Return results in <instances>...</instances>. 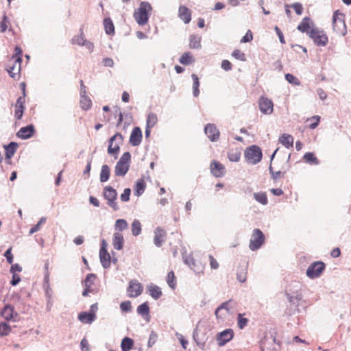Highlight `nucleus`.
<instances>
[{"label":"nucleus","mask_w":351,"mask_h":351,"mask_svg":"<svg viewBox=\"0 0 351 351\" xmlns=\"http://www.w3.org/2000/svg\"><path fill=\"white\" fill-rule=\"evenodd\" d=\"M152 10V5L149 2L142 1L140 3L138 8L134 11L133 14L135 21L139 25H144L148 22Z\"/></svg>","instance_id":"f257e3e1"},{"label":"nucleus","mask_w":351,"mask_h":351,"mask_svg":"<svg viewBox=\"0 0 351 351\" xmlns=\"http://www.w3.org/2000/svg\"><path fill=\"white\" fill-rule=\"evenodd\" d=\"M244 156L247 162L256 165L261 161L263 154L258 146L252 145L245 149Z\"/></svg>","instance_id":"f03ea898"},{"label":"nucleus","mask_w":351,"mask_h":351,"mask_svg":"<svg viewBox=\"0 0 351 351\" xmlns=\"http://www.w3.org/2000/svg\"><path fill=\"white\" fill-rule=\"evenodd\" d=\"M103 195L107 200V204L110 208H112L114 211L119 210V207L117 202V192L114 188L110 186L104 187Z\"/></svg>","instance_id":"7ed1b4c3"},{"label":"nucleus","mask_w":351,"mask_h":351,"mask_svg":"<svg viewBox=\"0 0 351 351\" xmlns=\"http://www.w3.org/2000/svg\"><path fill=\"white\" fill-rule=\"evenodd\" d=\"M309 33L308 36L317 46L325 47L327 45L328 36L323 30L317 27H313Z\"/></svg>","instance_id":"20e7f679"},{"label":"nucleus","mask_w":351,"mask_h":351,"mask_svg":"<svg viewBox=\"0 0 351 351\" xmlns=\"http://www.w3.org/2000/svg\"><path fill=\"white\" fill-rule=\"evenodd\" d=\"M333 29L338 34L344 36L346 34V25L344 21V15L336 10L332 16Z\"/></svg>","instance_id":"39448f33"},{"label":"nucleus","mask_w":351,"mask_h":351,"mask_svg":"<svg viewBox=\"0 0 351 351\" xmlns=\"http://www.w3.org/2000/svg\"><path fill=\"white\" fill-rule=\"evenodd\" d=\"M265 242V235L263 232L258 228L253 230L250 241L249 247L252 251L258 250Z\"/></svg>","instance_id":"423d86ee"},{"label":"nucleus","mask_w":351,"mask_h":351,"mask_svg":"<svg viewBox=\"0 0 351 351\" xmlns=\"http://www.w3.org/2000/svg\"><path fill=\"white\" fill-rule=\"evenodd\" d=\"M325 269V264L322 261L314 262L306 269V276L314 279L318 278Z\"/></svg>","instance_id":"0eeeda50"},{"label":"nucleus","mask_w":351,"mask_h":351,"mask_svg":"<svg viewBox=\"0 0 351 351\" xmlns=\"http://www.w3.org/2000/svg\"><path fill=\"white\" fill-rule=\"evenodd\" d=\"M99 259L104 268H108L110 266V256L107 251V243L103 239L99 250Z\"/></svg>","instance_id":"6e6552de"},{"label":"nucleus","mask_w":351,"mask_h":351,"mask_svg":"<svg viewBox=\"0 0 351 351\" xmlns=\"http://www.w3.org/2000/svg\"><path fill=\"white\" fill-rule=\"evenodd\" d=\"M258 107L263 114H270L273 112L274 104L268 97L261 96L258 100Z\"/></svg>","instance_id":"1a4fd4ad"},{"label":"nucleus","mask_w":351,"mask_h":351,"mask_svg":"<svg viewBox=\"0 0 351 351\" xmlns=\"http://www.w3.org/2000/svg\"><path fill=\"white\" fill-rule=\"evenodd\" d=\"M232 300H229L226 302H224L221 303L216 309L215 311V315L216 318L218 320H220L221 322H223L226 315L223 313H221L222 310H224L227 312L228 314L230 313V311L232 308V306L231 304L232 303Z\"/></svg>","instance_id":"9d476101"},{"label":"nucleus","mask_w":351,"mask_h":351,"mask_svg":"<svg viewBox=\"0 0 351 351\" xmlns=\"http://www.w3.org/2000/svg\"><path fill=\"white\" fill-rule=\"evenodd\" d=\"M204 133L212 142L219 140L220 132L217 126L213 123H208L204 127Z\"/></svg>","instance_id":"9b49d317"},{"label":"nucleus","mask_w":351,"mask_h":351,"mask_svg":"<svg viewBox=\"0 0 351 351\" xmlns=\"http://www.w3.org/2000/svg\"><path fill=\"white\" fill-rule=\"evenodd\" d=\"M234 337V332L232 329H226L219 332L217 337V344L219 346H225Z\"/></svg>","instance_id":"f8f14e48"},{"label":"nucleus","mask_w":351,"mask_h":351,"mask_svg":"<svg viewBox=\"0 0 351 351\" xmlns=\"http://www.w3.org/2000/svg\"><path fill=\"white\" fill-rule=\"evenodd\" d=\"M34 133V126L32 124H29L25 127H22L16 133V136L21 139L26 140L32 137Z\"/></svg>","instance_id":"ddd939ff"},{"label":"nucleus","mask_w":351,"mask_h":351,"mask_svg":"<svg viewBox=\"0 0 351 351\" xmlns=\"http://www.w3.org/2000/svg\"><path fill=\"white\" fill-rule=\"evenodd\" d=\"M210 167L211 173L216 178L223 177L226 173L225 167L218 161H213Z\"/></svg>","instance_id":"4468645a"},{"label":"nucleus","mask_w":351,"mask_h":351,"mask_svg":"<svg viewBox=\"0 0 351 351\" xmlns=\"http://www.w3.org/2000/svg\"><path fill=\"white\" fill-rule=\"evenodd\" d=\"M313 27H315L314 23L309 17H304L297 27V29L302 33H306L309 35V32Z\"/></svg>","instance_id":"2eb2a0df"},{"label":"nucleus","mask_w":351,"mask_h":351,"mask_svg":"<svg viewBox=\"0 0 351 351\" xmlns=\"http://www.w3.org/2000/svg\"><path fill=\"white\" fill-rule=\"evenodd\" d=\"M166 235L167 233L163 228L160 227H157L154 230V245L158 247H161L163 243L165 242Z\"/></svg>","instance_id":"dca6fc26"},{"label":"nucleus","mask_w":351,"mask_h":351,"mask_svg":"<svg viewBox=\"0 0 351 351\" xmlns=\"http://www.w3.org/2000/svg\"><path fill=\"white\" fill-rule=\"evenodd\" d=\"M1 315L5 319L8 321L13 320L14 322H16V318L18 317V313L14 312V306L8 304L5 305L1 311Z\"/></svg>","instance_id":"f3484780"},{"label":"nucleus","mask_w":351,"mask_h":351,"mask_svg":"<svg viewBox=\"0 0 351 351\" xmlns=\"http://www.w3.org/2000/svg\"><path fill=\"white\" fill-rule=\"evenodd\" d=\"M142 141V132L139 127H135L133 128L130 137V143L132 146H138Z\"/></svg>","instance_id":"a211bd4d"},{"label":"nucleus","mask_w":351,"mask_h":351,"mask_svg":"<svg viewBox=\"0 0 351 351\" xmlns=\"http://www.w3.org/2000/svg\"><path fill=\"white\" fill-rule=\"evenodd\" d=\"M143 287L138 282H134L131 281L128 287V295L130 298H136L141 294Z\"/></svg>","instance_id":"6ab92c4d"},{"label":"nucleus","mask_w":351,"mask_h":351,"mask_svg":"<svg viewBox=\"0 0 351 351\" xmlns=\"http://www.w3.org/2000/svg\"><path fill=\"white\" fill-rule=\"evenodd\" d=\"M21 62L22 58L17 57L16 59H14V64L11 66H8L7 71L11 77L15 78L16 76L19 74L21 71Z\"/></svg>","instance_id":"aec40b11"},{"label":"nucleus","mask_w":351,"mask_h":351,"mask_svg":"<svg viewBox=\"0 0 351 351\" xmlns=\"http://www.w3.org/2000/svg\"><path fill=\"white\" fill-rule=\"evenodd\" d=\"M178 15L180 19L183 21L185 24L189 23L191 20V11L188 8L184 5H181L179 8Z\"/></svg>","instance_id":"412c9836"},{"label":"nucleus","mask_w":351,"mask_h":351,"mask_svg":"<svg viewBox=\"0 0 351 351\" xmlns=\"http://www.w3.org/2000/svg\"><path fill=\"white\" fill-rule=\"evenodd\" d=\"M96 319V315L90 312H82L78 315V319L85 324H91Z\"/></svg>","instance_id":"4be33fe9"},{"label":"nucleus","mask_w":351,"mask_h":351,"mask_svg":"<svg viewBox=\"0 0 351 351\" xmlns=\"http://www.w3.org/2000/svg\"><path fill=\"white\" fill-rule=\"evenodd\" d=\"M138 314L141 315L145 320L149 321V307L147 302H144L139 305L136 310Z\"/></svg>","instance_id":"5701e85b"},{"label":"nucleus","mask_w":351,"mask_h":351,"mask_svg":"<svg viewBox=\"0 0 351 351\" xmlns=\"http://www.w3.org/2000/svg\"><path fill=\"white\" fill-rule=\"evenodd\" d=\"M124 243L123 237L119 232H115L113 234L112 245L114 249L120 250L123 248Z\"/></svg>","instance_id":"b1692460"},{"label":"nucleus","mask_w":351,"mask_h":351,"mask_svg":"<svg viewBox=\"0 0 351 351\" xmlns=\"http://www.w3.org/2000/svg\"><path fill=\"white\" fill-rule=\"evenodd\" d=\"M18 147V143L10 142L8 145L4 146L6 159H10L15 154Z\"/></svg>","instance_id":"393cba45"},{"label":"nucleus","mask_w":351,"mask_h":351,"mask_svg":"<svg viewBox=\"0 0 351 351\" xmlns=\"http://www.w3.org/2000/svg\"><path fill=\"white\" fill-rule=\"evenodd\" d=\"M279 142L287 148L293 147V137L287 134H283L279 138Z\"/></svg>","instance_id":"a878e982"},{"label":"nucleus","mask_w":351,"mask_h":351,"mask_svg":"<svg viewBox=\"0 0 351 351\" xmlns=\"http://www.w3.org/2000/svg\"><path fill=\"white\" fill-rule=\"evenodd\" d=\"M129 170V165L121 164V162H117L115 166V175L117 176H125Z\"/></svg>","instance_id":"bb28decb"},{"label":"nucleus","mask_w":351,"mask_h":351,"mask_svg":"<svg viewBox=\"0 0 351 351\" xmlns=\"http://www.w3.org/2000/svg\"><path fill=\"white\" fill-rule=\"evenodd\" d=\"M149 295L155 300L159 299L162 295V291L159 287L151 285L147 287Z\"/></svg>","instance_id":"cd10ccee"},{"label":"nucleus","mask_w":351,"mask_h":351,"mask_svg":"<svg viewBox=\"0 0 351 351\" xmlns=\"http://www.w3.org/2000/svg\"><path fill=\"white\" fill-rule=\"evenodd\" d=\"M134 346V341L130 337H124L121 343L122 351H130Z\"/></svg>","instance_id":"c85d7f7f"},{"label":"nucleus","mask_w":351,"mask_h":351,"mask_svg":"<svg viewBox=\"0 0 351 351\" xmlns=\"http://www.w3.org/2000/svg\"><path fill=\"white\" fill-rule=\"evenodd\" d=\"M194 61L195 59L190 52L184 53L179 60V62L184 65H189Z\"/></svg>","instance_id":"c756f323"},{"label":"nucleus","mask_w":351,"mask_h":351,"mask_svg":"<svg viewBox=\"0 0 351 351\" xmlns=\"http://www.w3.org/2000/svg\"><path fill=\"white\" fill-rule=\"evenodd\" d=\"M189 47L191 49H200L201 38L196 35H191L189 38Z\"/></svg>","instance_id":"7c9ffc66"},{"label":"nucleus","mask_w":351,"mask_h":351,"mask_svg":"<svg viewBox=\"0 0 351 351\" xmlns=\"http://www.w3.org/2000/svg\"><path fill=\"white\" fill-rule=\"evenodd\" d=\"M104 25L106 33L108 35L114 34V27L112 21L110 18H106L104 20Z\"/></svg>","instance_id":"2f4dec72"},{"label":"nucleus","mask_w":351,"mask_h":351,"mask_svg":"<svg viewBox=\"0 0 351 351\" xmlns=\"http://www.w3.org/2000/svg\"><path fill=\"white\" fill-rule=\"evenodd\" d=\"M254 198L256 202L262 205H267L268 203L267 197L265 192H258L253 194Z\"/></svg>","instance_id":"473e14b6"},{"label":"nucleus","mask_w":351,"mask_h":351,"mask_svg":"<svg viewBox=\"0 0 351 351\" xmlns=\"http://www.w3.org/2000/svg\"><path fill=\"white\" fill-rule=\"evenodd\" d=\"M110 168L107 165H104L101 167V173H100V182H106L110 177Z\"/></svg>","instance_id":"72a5a7b5"},{"label":"nucleus","mask_w":351,"mask_h":351,"mask_svg":"<svg viewBox=\"0 0 351 351\" xmlns=\"http://www.w3.org/2000/svg\"><path fill=\"white\" fill-rule=\"evenodd\" d=\"M304 159L306 162L310 165H317L319 163V160L315 157L313 153L307 152L304 155Z\"/></svg>","instance_id":"f704fd0d"},{"label":"nucleus","mask_w":351,"mask_h":351,"mask_svg":"<svg viewBox=\"0 0 351 351\" xmlns=\"http://www.w3.org/2000/svg\"><path fill=\"white\" fill-rule=\"evenodd\" d=\"M95 279L96 275L95 274H87L86 278L83 281L84 287H87L88 289H93L92 287L94 285Z\"/></svg>","instance_id":"c9c22d12"},{"label":"nucleus","mask_w":351,"mask_h":351,"mask_svg":"<svg viewBox=\"0 0 351 351\" xmlns=\"http://www.w3.org/2000/svg\"><path fill=\"white\" fill-rule=\"evenodd\" d=\"M184 262L186 265H187L194 271H195L197 273L199 272V271L196 268L197 265L195 263V261L191 255H188V256H184Z\"/></svg>","instance_id":"e433bc0d"},{"label":"nucleus","mask_w":351,"mask_h":351,"mask_svg":"<svg viewBox=\"0 0 351 351\" xmlns=\"http://www.w3.org/2000/svg\"><path fill=\"white\" fill-rule=\"evenodd\" d=\"M80 105L84 110H89L92 106V101L89 97H84L80 98Z\"/></svg>","instance_id":"4c0bfd02"},{"label":"nucleus","mask_w":351,"mask_h":351,"mask_svg":"<svg viewBox=\"0 0 351 351\" xmlns=\"http://www.w3.org/2000/svg\"><path fill=\"white\" fill-rule=\"evenodd\" d=\"M158 118L156 114L150 112L147 115L146 126L147 128H153L157 123Z\"/></svg>","instance_id":"58836bf2"},{"label":"nucleus","mask_w":351,"mask_h":351,"mask_svg":"<svg viewBox=\"0 0 351 351\" xmlns=\"http://www.w3.org/2000/svg\"><path fill=\"white\" fill-rule=\"evenodd\" d=\"M191 77H192L193 81V94L194 97H197L199 95V78H198L197 75L196 74H194V73L191 75Z\"/></svg>","instance_id":"ea45409f"},{"label":"nucleus","mask_w":351,"mask_h":351,"mask_svg":"<svg viewBox=\"0 0 351 351\" xmlns=\"http://www.w3.org/2000/svg\"><path fill=\"white\" fill-rule=\"evenodd\" d=\"M141 224L138 219H134L132 223V233L136 237L141 233Z\"/></svg>","instance_id":"a19ab883"},{"label":"nucleus","mask_w":351,"mask_h":351,"mask_svg":"<svg viewBox=\"0 0 351 351\" xmlns=\"http://www.w3.org/2000/svg\"><path fill=\"white\" fill-rule=\"evenodd\" d=\"M145 184L143 180H138L135 186L134 194L136 196L141 195L145 189Z\"/></svg>","instance_id":"79ce46f5"},{"label":"nucleus","mask_w":351,"mask_h":351,"mask_svg":"<svg viewBox=\"0 0 351 351\" xmlns=\"http://www.w3.org/2000/svg\"><path fill=\"white\" fill-rule=\"evenodd\" d=\"M288 300L290 303L298 305V302L301 299V295L298 292H294L292 295L291 293H287Z\"/></svg>","instance_id":"37998d69"},{"label":"nucleus","mask_w":351,"mask_h":351,"mask_svg":"<svg viewBox=\"0 0 351 351\" xmlns=\"http://www.w3.org/2000/svg\"><path fill=\"white\" fill-rule=\"evenodd\" d=\"M12 330L11 326L5 322H0V337L8 335Z\"/></svg>","instance_id":"c03bdc74"},{"label":"nucleus","mask_w":351,"mask_h":351,"mask_svg":"<svg viewBox=\"0 0 351 351\" xmlns=\"http://www.w3.org/2000/svg\"><path fill=\"white\" fill-rule=\"evenodd\" d=\"M80 35L75 36L73 37L71 40L72 44L82 46V43H84L86 39L84 38L83 29L82 28L80 29Z\"/></svg>","instance_id":"a18cd8bd"},{"label":"nucleus","mask_w":351,"mask_h":351,"mask_svg":"<svg viewBox=\"0 0 351 351\" xmlns=\"http://www.w3.org/2000/svg\"><path fill=\"white\" fill-rule=\"evenodd\" d=\"M249 319L243 317V314L239 313L237 317V325L240 329H243L248 324Z\"/></svg>","instance_id":"49530a36"},{"label":"nucleus","mask_w":351,"mask_h":351,"mask_svg":"<svg viewBox=\"0 0 351 351\" xmlns=\"http://www.w3.org/2000/svg\"><path fill=\"white\" fill-rule=\"evenodd\" d=\"M128 228V223L126 220L123 219H117L115 222V229L119 231H123Z\"/></svg>","instance_id":"de8ad7c7"},{"label":"nucleus","mask_w":351,"mask_h":351,"mask_svg":"<svg viewBox=\"0 0 351 351\" xmlns=\"http://www.w3.org/2000/svg\"><path fill=\"white\" fill-rule=\"evenodd\" d=\"M175 275L173 271H171L168 273L167 276V282L168 285L173 289H175L176 283L175 282Z\"/></svg>","instance_id":"09e8293b"},{"label":"nucleus","mask_w":351,"mask_h":351,"mask_svg":"<svg viewBox=\"0 0 351 351\" xmlns=\"http://www.w3.org/2000/svg\"><path fill=\"white\" fill-rule=\"evenodd\" d=\"M47 218L45 217H43L40 219L39 221L30 230H29V234H32L36 232H38L40 229V226L46 222Z\"/></svg>","instance_id":"8fccbe9b"},{"label":"nucleus","mask_w":351,"mask_h":351,"mask_svg":"<svg viewBox=\"0 0 351 351\" xmlns=\"http://www.w3.org/2000/svg\"><path fill=\"white\" fill-rule=\"evenodd\" d=\"M232 56L237 60H239L241 61H245V53L239 49L234 50L232 53Z\"/></svg>","instance_id":"3c124183"},{"label":"nucleus","mask_w":351,"mask_h":351,"mask_svg":"<svg viewBox=\"0 0 351 351\" xmlns=\"http://www.w3.org/2000/svg\"><path fill=\"white\" fill-rule=\"evenodd\" d=\"M228 159L232 162H238L241 158V153L239 152H230L228 154Z\"/></svg>","instance_id":"603ef678"},{"label":"nucleus","mask_w":351,"mask_h":351,"mask_svg":"<svg viewBox=\"0 0 351 351\" xmlns=\"http://www.w3.org/2000/svg\"><path fill=\"white\" fill-rule=\"evenodd\" d=\"M285 79L290 84H293L297 85V86L300 84V80L291 73H287L285 75Z\"/></svg>","instance_id":"864d4df0"},{"label":"nucleus","mask_w":351,"mask_h":351,"mask_svg":"<svg viewBox=\"0 0 351 351\" xmlns=\"http://www.w3.org/2000/svg\"><path fill=\"white\" fill-rule=\"evenodd\" d=\"M10 23L9 19L5 14H4L2 21L0 23L1 32H5L8 29V24Z\"/></svg>","instance_id":"5fc2aeb1"},{"label":"nucleus","mask_w":351,"mask_h":351,"mask_svg":"<svg viewBox=\"0 0 351 351\" xmlns=\"http://www.w3.org/2000/svg\"><path fill=\"white\" fill-rule=\"evenodd\" d=\"M120 308L122 312L127 313L131 311L132 306H131V302L130 301H125L122 302L120 304Z\"/></svg>","instance_id":"6e6d98bb"},{"label":"nucleus","mask_w":351,"mask_h":351,"mask_svg":"<svg viewBox=\"0 0 351 351\" xmlns=\"http://www.w3.org/2000/svg\"><path fill=\"white\" fill-rule=\"evenodd\" d=\"M130 159H131V154H130V152H125L121 156V157L120 158L118 162H121V164H125V165H129Z\"/></svg>","instance_id":"4d7b16f0"},{"label":"nucleus","mask_w":351,"mask_h":351,"mask_svg":"<svg viewBox=\"0 0 351 351\" xmlns=\"http://www.w3.org/2000/svg\"><path fill=\"white\" fill-rule=\"evenodd\" d=\"M157 338H158L157 334L155 332L152 331L149 335V339H148L147 346L149 348L152 347L156 342Z\"/></svg>","instance_id":"13d9d810"},{"label":"nucleus","mask_w":351,"mask_h":351,"mask_svg":"<svg viewBox=\"0 0 351 351\" xmlns=\"http://www.w3.org/2000/svg\"><path fill=\"white\" fill-rule=\"evenodd\" d=\"M131 189L126 188L124 189L123 193L121 195L120 198L122 202H126L130 200Z\"/></svg>","instance_id":"bf43d9fd"},{"label":"nucleus","mask_w":351,"mask_h":351,"mask_svg":"<svg viewBox=\"0 0 351 351\" xmlns=\"http://www.w3.org/2000/svg\"><path fill=\"white\" fill-rule=\"evenodd\" d=\"M119 151V145L118 144L115 145L114 147H112V145H109L108 149V154H112V155H116L114 157L117 158Z\"/></svg>","instance_id":"052dcab7"},{"label":"nucleus","mask_w":351,"mask_h":351,"mask_svg":"<svg viewBox=\"0 0 351 351\" xmlns=\"http://www.w3.org/2000/svg\"><path fill=\"white\" fill-rule=\"evenodd\" d=\"M293 8L298 15H301L303 11L302 5L300 3H294L290 5Z\"/></svg>","instance_id":"680f3d73"},{"label":"nucleus","mask_w":351,"mask_h":351,"mask_svg":"<svg viewBox=\"0 0 351 351\" xmlns=\"http://www.w3.org/2000/svg\"><path fill=\"white\" fill-rule=\"evenodd\" d=\"M11 251H12V247H10V248H8V249L5 251V254H4V256H5V258H6V259H7L8 263H10V264H12V263H13V258H14L13 255H12V252H11Z\"/></svg>","instance_id":"e2e57ef3"},{"label":"nucleus","mask_w":351,"mask_h":351,"mask_svg":"<svg viewBox=\"0 0 351 351\" xmlns=\"http://www.w3.org/2000/svg\"><path fill=\"white\" fill-rule=\"evenodd\" d=\"M80 348L82 351H90L89 344L86 338H83L80 342Z\"/></svg>","instance_id":"0e129e2a"},{"label":"nucleus","mask_w":351,"mask_h":351,"mask_svg":"<svg viewBox=\"0 0 351 351\" xmlns=\"http://www.w3.org/2000/svg\"><path fill=\"white\" fill-rule=\"evenodd\" d=\"M25 108L16 107L14 116L17 120H20L23 114Z\"/></svg>","instance_id":"69168bd1"},{"label":"nucleus","mask_w":351,"mask_h":351,"mask_svg":"<svg viewBox=\"0 0 351 351\" xmlns=\"http://www.w3.org/2000/svg\"><path fill=\"white\" fill-rule=\"evenodd\" d=\"M221 66L226 71H230L232 69V64L230 63V61H228L227 60H223L221 62Z\"/></svg>","instance_id":"338daca9"},{"label":"nucleus","mask_w":351,"mask_h":351,"mask_svg":"<svg viewBox=\"0 0 351 351\" xmlns=\"http://www.w3.org/2000/svg\"><path fill=\"white\" fill-rule=\"evenodd\" d=\"M253 39V36L250 30H248L244 36L241 40V43H247Z\"/></svg>","instance_id":"774afa93"}]
</instances>
